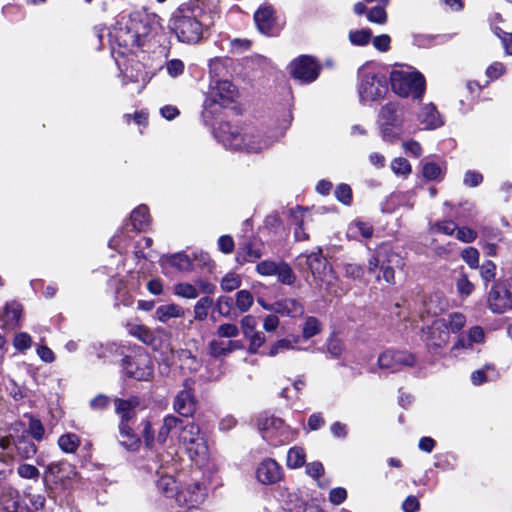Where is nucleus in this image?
Instances as JSON below:
<instances>
[{"instance_id": "0e129e2a", "label": "nucleus", "mask_w": 512, "mask_h": 512, "mask_svg": "<svg viewBox=\"0 0 512 512\" xmlns=\"http://www.w3.org/2000/svg\"><path fill=\"white\" fill-rule=\"evenodd\" d=\"M167 73L176 78L184 72V63L179 59H172L166 63Z\"/></svg>"}, {"instance_id": "0eeeda50", "label": "nucleus", "mask_w": 512, "mask_h": 512, "mask_svg": "<svg viewBox=\"0 0 512 512\" xmlns=\"http://www.w3.org/2000/svg\"><path fill=\"white\" fill-rule=\"evenodd\" d=\"M387 92L388 84L384 74L368 68L361 71L358 93L362 103L377 101Z\"/></svg>"}, {"instance_id": "2eb2a0df", "label": "nucleus", "mask_w": 512, "mask_h": 512, "mask_svg": "<svg viewBox=\"0 0 512 512\" xmlns=\"http://www.w3.org/2000/svg\"><path fill=\"white\" fill-rule=\"evenodd\" d=\"M206 487L195 482L188 484L176 493V503L188 509L198 507L206 498Z\"/></svg>"}, {"instance_id": "69168bd1", "label": "nucleus", "mask_w": 512, "mask_h": 512, "mask_svg": "<svg viewBox=\"0 0 512 512\" xmlns=\"http://www.w3.org/2000/svg\"><path fill=\"white\" fill-rule=\"evenodd\" d=\"M335 196L340 202L349 204L352 198L351 188L346 184H341L337 186Z\"/></svg>"}, {"instance_id": "412c9836", "label": "nucleus", "mask_w": 512, "mask_h": 512, "mask_svg": "<svg viewBox=\"0 0 512 512\" xmlns=\"http://www.w3.org/2000/svg\"><path fill=\"white\" fill-rule=\"evenodd\" d=\"M254 21L261 33H270L274 25V9L270 5H263L259 7L254 14Z\"/></svg>"}, {"instance_id": "a19ab883", "label": "nucleus", "mask_w": 512, "mask_h": 512, "mask_svg": "<svg viewBox=\"0 0 512 512\" xmlns=\"http://www.w3.org/2000/svg\"><path fill=\"white\" fill-rule=\"evenodd\" d=\"M370 39L371 31L369 29L353 30L349 32V40L353 45L364 46Z\"/></svg>"}, {"instance_id": "aec40b11", "label": "nucleus", "mask_w": 512, "mask_h": 512, "mask_svg": "<svg viewBox=\"0 0 512 512\" xmlns=\"http://www.w3.org/2000/svg\"><path fill=\"white\" fill-rule=\"evenodd\" d=\"M306 263L313 275V277L323 282L331 269L328 267L326 260L322 257L321 252H313L306 256Z\"/></svg>"}, {"instance_id": "7ed1b4c3", "label": "nucleus", "mask_w": 512, "mask_h": 512, "mask_svg": "<svg viewBox=\"0 0 512 512\" xmlns=\"http://www.w3.org/2000/svg\"><path fill=\"white\" fill-rule=\"evenodd\" d=\"M215 137L224 147L246 153H259L271 144L256 127L229 122L219 123Z\"/></svg>"}, {"instance_id": "ea45409f", "label": "nucleus", "mask_w": 512, "mask_h": 512, "mask_svg": "<svg viewBox=\"0 0 512 512\" xmlns=\"http://www.w3.org/2000/svg\"><path fill=\"white\" fill-rule=\"evenodd\" d=\"M175 295L187 298V299H195L198 297L199 292L197 287L190 283H178L174 286Z\"/></svg>"}, {"instance_id": "e2e57ef3", "label": "nucleus", "mask_w": 512, "mask_h": 512, "mask_svg": "<svg viewBox=\"0 0 512 512\" xmlns=\"http://www.w3.org/2000/svg\"><path fill=\"white\" fill-rule=\"evenodd\" d=\"M294 217L296 220H300V222L298 223V226L295 228V231H294L296 240H298V241L307 240L308 234H306L303 231V224H304V220H305L304 211L302 209L298 208Z\"/></svg>"}, {"instance_id": "c9c22d12", "label": "nucleus", "mask_w": 512, "mask_h": 512, "mask_svg": "<svg viewBox=\"0 0 512 512\" xmlns=\"http://www.w3.org/2000/svg\"><path fill=\"white\" fill-rule=\"evenodd\" d=\"M306 460V454L301 447H292L289 449L287 454V466L292 469L300 468L304 465Z\"/></svg>"}, {"instance_id": "ddd939ff", "label": "nucleus", "mask_w": 512, "mask_h": 512, "mask_svg": "<svg viewBox=\"0 0 512 512\" xmlns=\"http://www.w3.org/2000/svg\"><path fill=\"white\" fill-rule=\"evenodd\" d=\"M320 69L319 63L310 56H300L290 64L291 75L305 83L316 80Z\"/></svg>"}, {"instance_id": "3c124183", "label": "nucleus", "mask_w": 512, "mask_h": 512, "mask_svg": "<svg viewBox=\"0 0 512 512\" xmlns=\"http://www.w3.org/2000/svg\"><path fill=\"white\" fill-rule=\"evenodd\" d=\"M367 18L372 23L383 25L387 22V13L383 7L376 6L369 10Z\"/></svg>"}, {"instance_id": "052dcab7", "label": "nucleus", "mask_w": 512, "mask_h": 512, "mask_svg": "<svg viewBox=\"0 0 512 512\" xmlns=\"http://www.w3.org/2000/svg\"><path fill=\"white\" fill-rule=\"evenodd\" d=\"M278 266L279 262L262 261L257 265L256 270L260 275L263 276H275Z\"/></svg>"}, {"instance_id": "774afa93", "label": "nucleus", "mask_w": 512, "mask_h": 512, "mask_svg": "<svg viewBox=\"0 0 512 512\" xmlns=\"http://www.w3.org/2000/svg\"><path fill=\"white\" fill-rule=\"evenodd\" d=\"M456 230V238L464 243L473 242L477 237V233L468 227H461Z\"/></svg>"}, {"instance_id": "603ef678", "label": "nucleus", "mask_w": 512, "mask_h": 512, "mask_svg": "<svg viewBox=\"0 0 512 512\" xmlns=\"http://www.w3.org/2000/svg\"><path fill=\"white\" fill-rule=\"evenodd\" d=\"M17 474L24 479L37 480L40 472L34 465L21 464L17 468Z\"/></svg>"}, {"instance_id": "680f3d73", "label": "nucleus", "mask_w": 512, "mask_h": 512, "mask_svg": "<svg viewBox=\"0 0 512 512\" xmlns=\"http://www.w3.org/2000/svg\"><path fill=\"white\" fill-rule=\"evenodd\" d=\"M294 349L293 342L289 339H280L276 341L271 347L269 351L270 356H276L279 353L285 352L287 350Z\"/></svg>"}, {"instance_id": "dca6fc26", "label": "nucleus", "mask_w": 512, "mask_h": 512, "mask_svg": "<svg viewBox=\"0 0 512 512\" xmlns=\"http://www.w3.org/2000/svg\"><path fill=\"white\" fill-rule=\"evenodd\" d=\"M124 369L130 377L140 381L149 380L153 375L151 361L147 355H139L134 360H127Z\"/></svg>"}, {"instance_id": "4c0bfd02", "label": "nucleus", "mask_w": 512, "mask_h": 512, "mask_svg": "<svg viewBox=\"0 0 512 512\" xmlns=\"http://www.w3.org/2000/svg\"><path fill=\"white\" fill-rule=\"evenodd\" d=\"M164 261L180 271H189L192 268V261L183 253L167 256L164 258Z\"/></svg>"}, {"instance_id": "13d9d810", "label": "nucleus", "mask_w": 512, "mask_h": 512, "mask_svg": "<svg viewBox=\"0 0 512 512\" xmlns=\"http://www.w3.org/2000/svg\"><path fill=\"white\" fill-rule=\"evenodd\" d=\"M28 431L30 435L37 441H41L44 438L45 429L42 423L35 418H30Z\"/></svg>"}, {"instance_id": "6e6d98bb", "label": "nucleus", "mask_w": 512, "mask_h": 512, "mask_svg": "<svg viewBox=\"0 0 512 512\" xmlns=\"http://www.w3.org/2000/svg\"><path fill=\"white\" fill-rule=\"evenodd\" d=\"M240 324H241L242 333L245 338L257 331L256 330L257 320L252 315H246L245 317H243L241 319Z\"/></svg>"}, {"instance_id": "a18cd8bd", "label": "nucleus", "mask_w": 512, "mask_h": 512, "mask_svg": "<svg viewBox=\"0 0 512 512\" xmlns=\"http://www.w3.org/2000/svg\"><path fill=\"white\" fill-rule=\"evenodd\" d=\"M138 405L136 399L115 401L116 412L122 416V418L128 419L130 417V411Z\"/></svg>"}, {"instance_id": "338daca9", "label": "nucleus", "mask_w": 512, "mask_h": 512, "mask_svg": "<svg viewBox=\"0 0 512 512\" xmlns=\"http://www.w3.org/2000/svg\"><path fill=\"white\" fill-rule=\"evenodd\" d=\"M209 68L212 80L217 79V77H219L221 74H223V72L226 71L225 64L223 60L220 58L212 59L209 63Z\"/></svg>"}, {"instance_id": "5701e85b", "label": "nucleus", "mask_w": 512, "mask_h": 512, "mask_svg": "<svg viewBox=\"0 0 512 512\" xmlns=\"http://www.w3.org/2000/svg\"><path fill=\"white\" fill-rule=\"evenodd\" d=\"M182 424V420L179 418L169 415L166 416L163 420V424L160 427L156 441L160 444H164L171 432H178L180 430V425Z\"/></svg>"}, {"instance_id": "2f4dec72", "label": "nucleus", "mask_w": 512, "mask_h": 512, "mask_svg": "<svg viewBox=\"0 0 512 512\" xmlns=\"http://www.w3.org/2000/svg\"><path fill=\"white\" fill-rule=\"evenodd\" d=\"M80 443V438L74 433L63 434L58 439V446L64 453H75Z\"/></svg>"}, {"instance_id": "58836bf2", "label": "nucleus", "mask_w": 512, "mask_h": 512, "mask_svg": "<svg viewBox=\"0 0 512 512\" xmlns=\"http://www.w3.org/2000/svg\"><path fill=\"white\" fill-rule=\"evenodd\" d=\"M212 305L213 300L208 296L199 299L194 306L195 319L200 321L204 320L207 317L208 311L212 307Z\"/></svg>"}, {"instance_id": "79ce46f5", "label": "nucleus", "mask_w": 512, "mask_h": 512, "mask_svg": "<svg viewBox=\"0 0 512 512\" xmlns=\"http://www.w3.org/2000/svg\"><path fill=\"white\" fill-rule=\"evenodd\" d=\"M241 285V277L234 273H227L221 280L220 286L223 291L230 292L236 290Z\"/></svg>"}, {"instance_id": "5fc2aeb1", "label": "nucleus", "mask_w": 512, "mask_h": 512, "mask_svg": "<svg viewBox=\"0 0 512 512\" xmlns=\"http://www.w3.org/2000/svg\"><path fill=\"white\" fill-rule=\"evenodd\" d=\"M457 291L461 296L468 297L474 291V284L470 282L466 275H461L456 282Z\"/></svg>"}, {"instance_id": "37998d69", "label": "nucleus", "mask_w": 512, "mask_h": 512, "mask_svg": "<svg viewBox=\"0 0 512 512\" xmlns=\"http://www.w3.org/2000/svg\"><path fill=\"white\" fill-rule=\"evenodd\" d=\"M130 333L145 344H153L154 337L152 331L144 325H135L130 329Z\"/></svg>"}, {"instance_id": "4468645a", "label": "nucleus", "mask_w": 512, "mask_h": 512, "mask_svg": "<svg viewBox=\"0 0 512 512\" xmlns=\"http://www.w3.org/2000/svg\"><path fill=\"white\" fill-rule=\"evenodd\" d=\"M415 357L406 351L386 350L378 357V366L392 372L398 371L406 366H412Z\"/></svg>"}, {"instance_id": "72a5a7b5", "label": "nucleus", "mask_w": 512, "mask_h": 512, "mask_svg": "<svg viewBox=\"0 0 512 512\" xmlns=\"http://www.w3.org/2000/svg\"><path fill=\"white\" fill-rule=\"evenodd\" d=\"M15 448L18 456L23 460L32 458L37 452L36 445L24 437L15 442Z\"/></svg>"}, {"instance_id": "a211bd4d", "label": "nucleus", "mask_w": 512, "mask_h": 512, "mask_svg": "<svg viewBox=\"0 0 512 512\" xmlns=\"http://www.w3.org/2000/svg\"><path fill=\"white\" fill-rule=\"evenodd\" d=\"M419 129L432 130L440 127L443 121L432 103L424 104L416 114Z\"/></svg>"}, {"instance_id": "9d476101", "label": "nucleus", "mask_w": 512, "mask_h": 512, "mask_svg": "<svg viewBox=\"0 0 512 512\" xmlns=\"http://www.w3.org/2000/svg\"><path fill=\"white\" fill-rule=\"evenodd\" d=\"M76 477L75 467L67 462H52L44 472V480L61 490L68 489Z\"/></svg>"}, {"instance_id": "4be33fe9", "label": "nucleus", "mask_w": 512, "mask_h": 512, "mask_svg": "<svg viewBox=\"0 0 512 512\" xmlns=\"http://www.w3.org/2000/svg\"><path fill=\"white\" fill-rule=\"evenodd\" d=\"M275 313L293 318L300 317L304 313V307L295 299H284L276 302Z\"/></svg>"}, {"instance_id": "bf43d9fd", "label": "nucleus", "mask_w": 512, "mask_h": 512, "mask_svg": "<svg viewBox=\"0 0 512 512\" xmlns=\"http://www.w3.org/2000/svg\"><path fill=\"white\" fill-rule=\"evenodd\" d=\"M349 230L353 233H359L365 238H369L373 234L372 226L360 220L353 222Z\"/></svg>"}, {"instance_id": "09e8293b", "label": "nucleus", "mask_w": 512, "mask_h": 512, "mask_svg": "<svg viewBox=\"0 0 512 512\" xmlns=\"http://www.w3.org/2000/svg\"><path fill=\"white\" fill-rule=\"evenodd\" d=\"M461 257L470 268L476 269L479 267V252L477 249L467 247L462 251Z\"/></svg>"}, {"instance_id": "20e7f679", "label": "nucleus", "mask_w": 512, "mask_h": 512, "mask_svg": "<svg viewBox=\"0 0 512 512\" xmlns=\"http://www.w3.org/2000/svg\"><path fill=\"white\" fill-rule=\"evenodd\" d=\"M382 138L394 142L402 135L413 134L419 130L414 116L397 103H387L379 116Z\"/></svg>"}, {"instance_id": "f03ea898", "label": "nucleus", "mask_w": 512, "mask_h": 512, "mask_svg": "<svg viewBox=\"0 0 512 512\" xmlns=\"http://www.w3.org/2000/svg\"><path fill=\"white\" fill-rule=\"evenodd\" d=\"M162 28L156 14L135 12L123 16L109 32L110 40L123 50L121 54L133 53Z\"/></svg>"}, {"instance_id": "f8f14e48", "label": "nucleus", "mask_w": 512, "mask_h": 512, "mask_svg": "<svg viewBox=\"0 0 512 512\" xmlns=\"http://www.w3.org/2000/svg\"><path fill=\"white\" fill-rule=\"evenodd\" d=\"M238 97L237 88L228 80L215 79L210 83L209 97L207 102L227 106Z\"/></svg>"}, {"instance_id": "c03bdc74", "label": "nucleus", "mask_w": 512, "mask_h": 512, "mask_svg": "<svg viewBox=\"0 0 512 512\" xmlns=\"http://www.w3.org/2000/svg\"><path fill=\"white\" fill-rule=\"evenodd\" d=\"M253 304V296L248 290H240L236 294V306L241 312H246Z\"/></svg>"}, {"instance_id": "cd10ccee", "label": "nucleus", "mask_w": 512, "mask_h": 512, "mask_svg": "<svg viewBox=\"0 0 512 512\" xmlns=\"http://www.w3.org/2000/svg\"><path fill=\"white\" fill-rule=\"evenodd\" d=\"M22 313L20 304L12 302L5 306L3 314V326L14 328L18 325Z\"/></svg>"}, {"instance_id": "6e6552de", "label": "nucleus", "mask_w": 512, "mask_h": 512, "mask_svg": "<svg viewBox=\"0 0 512 512\" xmlns=\"http://www.w3.org/2000/svg\"><path fill=\"white\" fill-rule=\"evenodd\" d=\"M400 263V257L391 250L381 249L368 260V272L376 280H383L387 284L394 283V267Z\"/></svg>"}, {"instance_id": "39448f33", "label": "nucleus", "mask_w": 512, "mask_h": 512, "mask_svg": "<svg viewBox=\"0 0 512 512\" xmlns=\"http://www.w3.org/2000/svg\"><path fill=\"white\" fill-rule=\"evenodd\" d=\"M393 91L400 97L419 98L425 90V80L422 74L411 67L394 69L390 74Z\"/></svg>"}, {"instance_id": "e433bc0d", "label": "nucleus", "mask_w": 512, "mask_h": 512, "mask_svg": "<svg viewBox=\"0 0 512 512\" xmlns=\"http://www.w3.org/2000/svg\"><path fill=\"white\" fill-rule=\"evenodd\" d=\"M322 331L321 322L313 316L307 317L302 326V337L310 339Z\"/></svg>"}, {"instance_id": "8fccbe9b", "label": "nucleus", "mask_w": 512, "mask_h": 512, "mask_svg": "<svg viewBox=\"0 0 512 512\" xmlns=\"http://www.w3.org/2000/svg\"><path fill=\"white\" fill-rule=\"evenodd\" d=\"M275 276L284 284H291L295 278L290 266L284 262H279Z\"/></svg>"}, {"instance_id": "6ab92c4d", "label": "nucleus", "mask_w": 512, "mask_h": 512, "mask_svg": "<svg viewBox=\"0 0 512 512\" xmlns=\"http://www.w3.org/2000/svg\"><path fill=\"white\" fill-rule=\"evenodd\" d=\"M174 409L183 416H190L195 411L194 396L187 382L184 385V389L175 398Z\"/></svg>"}, {"instance_id": "f704fd0d", "label": "nucleus", "mask_w": 512, "mask_h": 512, "mask_svg": "<svg viewBox=\"0 0 512 512\" xmlns=\"http://www.w3.org/2000/svg\"><path fill=\"white\" fill-rule=\"evenodd\" d=\"M158 489L167 497L175 498L178 490L176 480L171 476H162L158 481Z\"/></svg>"}, {"instance_id": "49530a36", "label": "nucleus", "mask_w": 512, "mask_h": 512, "mask_svg": "<svg viewBox=\"0 0 512 512\" xmlns=\"http://www.w3.org/2000/svg\"><path fill=\"white\" fill-rule=\"evenodd\" d=\"M391 169L397 175L407 176L411 173V165L407 159L399 157L391 162Z\"/></svg>"}, {"instance_id": "9b49d317", "label": "nucleus", "mask_w": 512, "mask_h": 512, "mask_svg": "<svg viewBox=\"0 0 512 512\" xmlns=\"http://www.w3.org/2000/svg\"><path fill=\"white\" fill-rule=\"evenodd\" d=\"M487 303L493 313L512 309V280L496 283L488 294Z\"/></svg>"}, {"instance_id": "473e14b6", "label": "nucleus", "mask_w": 512, "mask_h": 512, "mask_svg": "<svg viewBox=\"0 0 512 512\" xmlns=\"http://www.w3.org/2000/svg\"><path fill=\"white\" fill-rule=\"evenodd\" d=\"M131 222L136 230H144L149 224L148 208L144 205L137 207L131 213Z\"/></svg>"}, {"instance_id": "7c9ffc66", "label": "nucleus", "mask_w": 512, "mask_h": 512, "mask_svg": "<svg viewBox=\"0 0 512 512\" xmlns=\"http://www.w3.org/2000/svg\"><path fill=\"white\" fill-rule=\"evenodd\" d=\"M466 323V318L461 313H453L450 314L447 319H441L437 322H435V326H445L452 332H458L460 329L464 327Z\"/></svg>"}, {"instance_id": "423d86ee", "label": "nucleus", "mask_w": 512, "mask_h": 512, "mask_svg": "<svg viewBox=\"0 0 512 512\" xmlns=\"http://www.w3.org/2000/svg\"><path fill=\"white\" fill-rule=\"evenodd\" d=\"M178 439L195 463L203 464L208 459V446L198 425L194 423L183 425L182 423Z\"/></svg>"}, {"instance_id": "393cba45", "label": "nucleus", "mask_w": 512, "mask_h": 512, "mask_svg": "<svg viewBox=\"0 0 512 512\" xmlns=\"http://www.w3.org/2000/svg\"><path fill=\"white\" fill-rule=\"evenodd\" d=\"M262 255L263 251L261 245L247 243L238 250L236 255V261L242 265L246 262H253L261 258Z\"/></svg>"}, {"instance_id": "bb28decb", "label": "nucleus", "mask_w": 512, "mask_h": 512, "mask_svg": "<svg viewBox=\"0 0 512 512\" xmlns=\"http://www.w3.org/2000/svg\"><path fill=\"white\" fill-rule=\"evenodd\" d=\"M445 172L446 165L444 163L428 161L422 164V175L429 181H441L445 176Z\"/></svg>"}, {"instance_id": "f257e3e1", "label": "nucleus", "mask_w": 512, "mask_h": 512, "mask_svg": "<svg viewBox=\"0 0 512 512\" xmlns=\"http://www.w3.org/2000/svg\"><path fill=\"white\" fill-rule=\"evenodd\" d=\"M217 15L214 0H189L173 13L169 27L179 41L197 43L204 32L213 26Z\"/></svg>"}, {"instance_id": "a878e982", "label": "nucleus", "mask_w": 512, "mask_h": 512, "mask_svg": "<svg viewBox=\"0 0 512 512\" xmlns=\"http://www.w3.org/2000/svg\"><path fill=\"white\" fill-rule=\"evenodd\" d=\"M185 314L184 309L177 304L170 303L159 306L155 311V317L158 321L166 323L172 318H180Z\"/></svg>"}, {"instance_id": "f3484780", "label": "nucleus", "mask_w": 512, "mask_h": 512, "mask_svg": "<svg viewBox=\"0 0 512 512\" xmlns=\"http://www.w3.org/2000/svg\"><path fill=\"white\" fill-rule=\"evenodd\" d=\"M256 477L262 484H275L282 478V468L275 460L264 459L256 468Z\"/></svg>"}, {"instance_id": "b1692460", "label": "nucleus", "mask_w": 512, "mask_h": 512, "mask_svg": "<svg viewBox=\"0 0 512 512\" xmlns=\"http://www.w3.org/2000/svg\"><path fill=\"white\" fill-rule=\"evenodd\" d=\"M119 442L128 450H136L140 445V439L124 421L119 425Z\"/></svg>"}, {"instance_id": "864d4df0", "label": "nucleus", "mask_w": 512, "mask_h": 512, "mask_svg": "<svg viewBox=\"0 0 512 512\" xmlns=\"http://www.w3.org/2000/svg\"><path fill=\"white\" fill-rule=\"evenodd\" d=\"M456 229V224L450 220L438 222L430 226L432 233H443L446 235H452Z\"/></svg>"}, {"instance_id": "de8ad7c7", "label": "nucleus", "mask_w": 512, "mask_h": 512, "mask_svg": "<svg viewBox=\"0 0 512 512\" xmlns=\"http://www.w3.org/2000/svg\"><path fill=\"white\" fill-rule=\"evenodd\" d=\"M179 359L181 361L182 368H186L188 370H197L200 366L199 361L195 356L191 354L190 351L182 350L179 353Z\"/></svg>"}, {"instance_id": "4d7b16f0", "label": "nucleus", "mask_w": 512, "mask_h": 512, "mask_svg": "<svg viewBox=\"0 0 512 512\" xmlns=\"http://www.w3.org/2000/svg\"><path fill=\"white\" fill-rule=\"evenodd\" d=\"M249 341V352L256 353L258 349L265 343L266 338L264 334L260 331H256L246 337Z\"/></svg>"}, {"instance_id": "1a4fd4ad", "label": "nucleus", "mask_w": 512, "mask_h": 512, "mask_svg": "<svg viewBox=\"0 0 512 512\" xmlns=\"http://www.w3.org/2000/svg\"><path fill=\"white\" fill-rule=\"evenodd\" d=\"M258 429L262 437L273 445H281L292 439V433L284 422L276 417H261L258 420Z\"/></svg>"}, {"instance_id": "c85d7f7f", "label": "nucleus", "mask_w": 512, "mask_h": 512, "mask_svg": "<svg viewBox=\"0 0 512 512\" xmlns=\"http://www.w3.org/2000/svg\"><path fill=\"white\" fill-rule=\"evenodd\" d=\"M239 347L235 341L213 340L209 343V353L213 357L227 355Z\"/></svg>"}, {"instance_id": "c756f323", "label": "nucleus", "mask_w": 512, "mask_h": 512, "mask_svg": "<svg viewBox=\"0 0 512 512\" xmlns=\"http://www.w3.org/2000/svg\"><path fill=\"white\" fill-rule=\"evenodd\" d=\"M498 378V373L491 365H486L484 368L476 370L471 375V380L474 385H481L488 381H494Z\"/></svg>"}]
</instances>
